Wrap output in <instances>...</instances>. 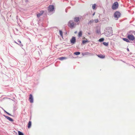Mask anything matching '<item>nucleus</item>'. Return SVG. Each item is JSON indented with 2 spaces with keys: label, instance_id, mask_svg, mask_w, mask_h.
I'll return each instance as SVG.
<instances>
[{
  "label": "nucleus",
  "instance_id": "1",
  "mask_svg": "<svg viewBox=\"0 0 135 135\" xmlns=\"http://www.w3.org/2000/svg\"><path fill=\"white\" fill-rule=\"evenodd\" d=\"M104 33L106 36L109 37L112 36L113 35V32L112 28H108L106 30L105 32Z\"/></svg>",
  "mask_w": 135,
  "mask_h": 135
},
{
  "label": "nucleus",
  "instance_id": "2",
  "mask_svg": "<svg viewBox=\"0 0 135 135\" xmlns=\"http://www.w3.org/2000/svg\"><path fill=\"white\" fill-rule=\"evenodd\" d=\"M68 26L70 28H75L76 26V24L74 23L73 21H70L68 23Z\"/></svg>",
  "mask_w": 135,
  "mask_h": 135
},
{
  "label": "nucleus",
  "instance_id": "3",
  "mask_svg": "<svg viewBox=\"0 0 135 135\" xmlns=\"http://www.w3.org/2000/svg\"><path fill=\"white\" fill-rule=\"evenodd\" d=\"M120 14L118 11L116 12L114 14V17L116 20H118V18L120 17Z\"/></svg>",
  "mask_w": 135,
  "mask_h": 135
},
{
  "label": "nucleus",
  "instance_id": "4",
  "mask_svg": "<svg viewBox=\"0 0 135 135\" xmlns=\"http://www.w3.org/2000/svg\"><path fill=\"white\" fill-rule=\"evenodd\" d=\"M127 38L130 40L133 41L135 40L134 36L132 34H129L128 35Z\"/></svg>",
  "mask_w": 135,
  "mask_h": 135
},
{
  "label": "nucleus",
  "instance_id": "5",
  "mask_svg": "<svg viewBox=\"0 0 135 135\" xmlns=\"http://www.w3.org/2000/svg\"><path fill=\"white\" fill-rule=\"evenodd\" d=\"M118 3L117 2H116L113 4L112 7V8L113 9H116L118 8Z\"/></svg>",
  "mask_w": 135,
  "mask_h": 135
},
{
  "label": "nucleus",
  "instance_id": "6",
  "mask_svg": "<svg viewBox=\"0 0 135 135\" xmlns=\"http://www.w3.org/2000/svg\"><path fill=\"white\" fill-rule=\"evenodd\" d=\"M54 7L53 5H50L48 8V10L49 12H52L54 10Z\"/></svg>",
  "mask_w": 135,
  "mask_h": 135
},
{
  "label": "nucleus",
  "instance_id": "7",
  "mask_svg": "<svg viewBox=\"0 0 135 135\" xmlns=\"http://www.w3.org/2000/svg\"><path fill=\"white\" fill-rule=\"evenodd\" d=\"M76 40L75 37L74 36L72 37L71 39L70 40V42L71 44H74L76 42Z\"/></svg>",
  "mask_w": 135,
  "mask_h": 135
},
{
  "label": "nucleus",
  "instance_id": "8",
  "mask_svg": "<svg viewBox=\"0 0 135 135\" xmlns=\"http://www.w3.org/2000/svg\"><path fill=\"white\" fill-rule=\"evenodd\" d=\"M29 100L31 103H33V97L32 94H30V95Z\"/></svg>",
  "mask_w": 135,
  "mask_h": 135
},
{
  "label": "nucleus",
  "instance_id": "9",
  "mask_svg": "<svg viewBox=\"0 0 135 135\" xmlns=\"http://www.w3.org/2000/svg\"><path fill=\"white\" fill-rule=\"evenodd\" d=\"M44 12L43 11H41L40 13H38L37 15V16L38 18Z\"/></svg>",
  "mask_w": 135,
  "mask_h": 135
},
{
  "label": "nucleus",
  "instance_id": "10",
  "mask_svg": "<svg viewBox=\"0 0 135 135\" xmlns=\"http://www.w3.org/2000/svg\"><path fill=\"white\" fill-rule=\"evenodd\" d=\"M5 117L6 118L8 119L9 120L12 122L13 121V120L10 117L6 116H5Z\"/></svg>",
  "mask_w": 135,
  "mask_h": 135
},
{
  "label": "nucleus",
  "instance_id": "11",
  "mask_svg": "<svg viewBox=\"0 0 135 135\" xmlns=\"http://www.w3.org/2000/svg\"><path fill=\"white\" fill-rule=\"evenodd\" d=\"M98 56L101 58H104L105 57V55H104L100 54L97 55Z\"/></svg>",
  "mask_w": 135,
  "mask_h": 135
},
{
  "label": "nucleus",
  "instance_id": "12",
  "mask_svg": "<svg viewBox=\"0 0 135 135\" xmlns=\"http://www.w3.org/2000/svg\"><path fill=\"white\" fill-rule=\"evenodd\" d=\"M79 18L78 17H76L74 18V20L75 22H78L79 21Z\"/></svg>",
  "mask_w": 135,
  "mask_h": 135
},
{
  "label": "nucleus",
  "instance_id": "13",
  "mask_svg": "<svg viewBox=\"0 0 135 135\" xmlns=\"http://www.w3.org/2000/svg\"><path fill=\"white\" fill-rule=\"evenodd\" d=\"M31 125V122L30 121L29 122L28 124V128H30Z\"/></svg>",
  "mask_w": 135,
  "mask_h": 135
},
{
  "label": "nucleus",
  "instance_id": "14",
  "mask_svg": "<svg viewBox=\"0 0 135 135\" xmlns=\"http://www.w3.org/2000/svg\"><path fill=\"white\" fill-rule=\"evenodd\" d=\"M123 39L124 41L127 42H130V41H129V39H127V38H123Z\"/></svg>",
  "mask_w": 135,
  "mask_h": 135
},
{
  "label": "nucleus",
  "instance_id": "15",
  "mask_svg": "<svg viewBox=\"0 0 135 135\" xmlns=\"http://www.w3.org/2000/svg\"><path fill=\"white\" fill-rule=\"evenodd\" d=\"M89 42V41L88 40H83L82 41V43L84 44L86 43H88Z\"/></svg>",
  "mask_w": 135,
  "mask_h": 135
},
{
  "label": "nucleus",
  "instance_id": "16",
  "mask_svg": "<svg viewBox=\"0 0 135 135\" xmlns=\"http://www.w3.org/2000/svg\"><path fill=\"white\" fill-rule=\"evenodd\" d=\"M96 4H93L92 6V8L93 9H96Z\"/></svg>",
  "mask_w": 135,
  "mask_h": 135
},
{
  "label": "nucleus",
  "instance_id": "17",
  "mask_svg": "<svg viewBox=\"0 0 135 135\" xmlns=\"http://www.w3.org/2000/svg\"><path fill=\"white\" fill-rule=\"evenodd\" d=\"M59 59L61 60H62L64 59H67V58L65 57H61L59 58Z\"/></svg>",
  "mask_w": 135,
  "mask_h": 135
},
{
  "label": "nucleus",
  "instance_id": "18",
  "mask_svg": "<svg viewBox=\"0 0 135 135\" xmlns=\"http://www.w3.org/2000/svg\"><path fill=\"white\" fill-rule=\"evenodd\" d=\"M96 33L98 34H101L100 31V30H97L96 31Z\"/></svg>",
  "mask_w": 135,
  "mask_h": 135
},
{
  "label": "nucleus",
  "instance_id": "19",
  "mask_svg": "<svg viewBox=\"0 0 135 135\" xmlns=\"http://www.w3.org/2000/svg\"><path fill=\"white\" fill-rule=\"evenodd\" d=\"M82 34V32L81 31H80L78 33V36L79 37H81Z\"/></svg>",
  "mask_w": 135,
  "mask_h": 135
},
{
  "label": "nucleus",
  "instance_id": "20",
  "mask_svg": "<svg viewBox=\"0 0 135 135\" xmlns=\"http://www.w3.org/2000/svg\"><path fill=\"white\" fill-rule=\"evenodd\" d=\"M104 40V38H102L100 39L99 40V41L100 42H102Z\"/></svg>",
  "mask_w": 135,
  "mask_h": 135
},
{
  "label": "nucleus",
  "instance_id": "21",
  "mask_svg": "<svg viewBox=\"0 0 135 135\" xmlns=\"http://www.w3.org/2000/svg\"><path fill=\"white\" fill-rule=\"evenodd\" d=\"M103 44L105 46H107L108 45V42H103Z\"/></svg>",
  "mask_w": 135,
  "mask_h": 135
},
{
  "label": "nucleus",
  "instance_id": "22",
  "mask_svg": "<svg viewBox=\"0 0 135 135\" xmlns=\"http://www.w3.org/2000/svg\"><path fill=\"white\" fill-rule=\"evenodd\" d=\"M18 132L19 135H24L23 133L20 131H18Z\"/></svg>",
  "mask_w": 135,
  "mask_h": 135
},
{
  "label": "nucleus",
  "instance_id": "23",
  "mask_svg": "<svg viewBox=\"0 0 135 135\" xmlns=\"http://www.w3.org/2000/svg\"><path fill=\"white\" fill-rule=\"evenodd\" d=\"M60 34L62 37V32L61 30H59Z\"/></svg>",
  "mask_w": 135,
  "mask_h": 135
},
{
  "label": "nucleus",
  "instance_id": "24",
  "mask_svg": "<svg viewBox=\"0 0 135 135\" xmlns=\"http://www.w3.org/2000/svg\"><path fill=\"white\" fill-rule=\"evenodd\" d=\"M74 54L76 55H78L80 54V52H76L74 53Z\"/></svg>",
  "mask_w": 135,
  "mask_h": 135
},
{
  "label": "nucleus",
  "instance_id": "25",
  "mask_svg": "<svg viewBox=\"0 0 135 135\" xmlns=\"http://www.w3.org/2000/svg\"><path fill=\"white\" fill-rule=\"evenodd\" d=\"M93 22V20H91L89 21L88 23V24H90L91 23H92Z\"/></svg>",
  "mask_w": 135,
  "mask_h": 135
},
{
  "label": "nucleus",
  "instance_id": "26",
  "mask_svg": "<svg viewBox=\"0 0 135 135\" xmlns=\"http://www.w3.org/2000/svg\"><path fill=\"white\" fill-rule=\"evenodd\" d=\"M94 21L95 23H97L98 22L99 20L98 19H96L94 20Z\"/></svg>",
  "mask_w": 135,
  "mask_h": 135
},
{
  "label": "nucleus",
  "instance_id": "27",
  "mask_svg": "<svg viewBox=\"0 0 135 135\" xmlns=\"http://www.w3.org/2000/svg\"><path fill=\"white\" fill-rule=\"evenodd\" d=\"M17 41L19 43L20 45H21L22 46V45L21 44V41H20L19 40H18Z\"/></svg>",
  "mask_w": 135,
  "mask_h": 135
},
{
  "label": "nucleus",
  "instance_id": "28",
  "mask_svg": "<svg viewBox=\"0 0 135 135\" xmlns=\"http://www.w3.org/2000/svg\"><path fill=\"white\" fill-rule=\"evenodd\" d=\"M4 111L6 112V113H7L8 115H10V114H9V113H8L5 110H4Z\"/></svg>",
  "mask_w": 135,
  "mask_h": 135
},
{
  "label": "nucleus",
  "instance_id": "29",
  "mask_svg": "<svg viewBox=\"0 0 135 135\" xmlns=\"http://www.w3.org/2000/svg\"><path fill=\"white\" fill-rule=\"evenodd\" d=\"M14 42L16 43V44H18V43H17V42H16L15 41H14Z\"/></svg>",
  "mask_w": 135,
  "mask_h": 135
},
{
  "label": "nucleus",
  "instance_id": "30",
  "mask_svg": "<svg viewBox=\"0 0 135 135\" xmlns=\"http://www.w3.org/2000/svg\"><path fill=\"white\" fill-rule=\"evenodd\" d=\"M95 13H94L93 14V16L94 15H95Z\"/></svg>",
  "mask_w": 135,
  "mask_h": 135
},
{
  "label": "nucleus",
  "instance_id": "31",
  "mask_svg": "<svg viewBox=\"0 0 135 135\" xmlns=\"http://www.w3.org/2000/svg\"><path fill=\"white\" fill-rule=\"evenodd\" d=\"M127 51H129V49L128 48H127Z\"/></svg>",
  "mask_w": 135,
  "mask_h": 135
},
{
  "label": "nucleus",
  "instance_id": "32",
  "mask_svg": "<svg viewBox=\"0 0 135 135\" xmlns=\"http://www.w3.org/2000/svg\"><path fill=\"white\" fill-rule=\"evenodd\" d=\"M77 33V32L76 31H75V33Z\"/></svg>",
  "mask_w": 135,
  "mask_h": 135
}]
</instances>
